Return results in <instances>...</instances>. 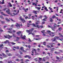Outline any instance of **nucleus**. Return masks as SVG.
<instances>
[{"label":"nucleus","instance_id":"nucleus-1","mask_svg":"<svg viewBox=\"0 0 63 63\" xmlns=\"http://www.w3.org/2000/svg\"><path fill=\"white\" fill-rule=\"evenodd\" d=\"M8 10H6V12L8 14V15H10L11 16H16V15H17L18 14V13H19V10H18L17 12V13H16V14L13 13V14L14 15H13V14L9 12H10V9H8Z\"/></svg>","mask_w":63,"mask_h":63},{"label":"nucleus","instance_id":"nucleus-2","mask_svg":"<svg viewBox=\"0 0 63 63\" xmlns=\"http://www.w3.org/2000/svg\"><path fill=\"white\" fill-rule=\"evenodd\" d=\"M53 26L54 27H53L52 26H50L49 25L48 26V28H51L52 30L55 31V28H57V25L56 24H55Z\"/></svg>","mask_w":63,"mask_h":63},{"label":"nucleus","instance_id":"nucleus-3","mask_svg":"<svg viewBox=\"0 0 63 63\" xmlns=\"http://www.w3.org/2000/svg\"><path fill=\"white\" fill-rule=\"evenodd\" d=\"M49 35L50 36H51L52 37H53L54 36H55V35H53V34H55V33H53L52 32L51 33L50 32V31H47Z\"/></svg>","mask_w":63,"mask_h":63},{"label":"nucleus","instance_id":"nucleus-4","mask_svg":"<svg viewBox=\"0 0 63 63\" xmlns=\"http://www.w3.org/2000/svg\"><path fill=\"white\" fill-rule=\"evenodd\" d=\"M12 36H10L9 35L6 36L4 35V36L5 38H8V39H10V38H12Z\"/></svg>","mask_w":63,"mask_h":63},{"label":"nucleus","instance_id":"nucleus-5","mask_svg":"<svg viewBox=\"0 0 63 63\" xmlns=\"http://www.w3.org/2000/svg\"><path fill=\"white\" fill-rule=\"evenodd\" d=\"M59 39V37H54V38H52V40L53 42L54 41H55L56 39Z\"/></svg>","mask_w":63,"mask_h":63},{"label":"nucleus","instance_id":"nucleus-6","mask_svg":"<svg viewBox=\"0 0 63 63\" xmlns=\"http://www.w3.org/2000/svg\"><path fill=\"white\" fill-rule=\"evenodd\" d=\"M20 50H21V51H22V52H26V51L24 50L23 49V47H21L19 49Z\"/></svg>","mask_w":63,"mask_h":63},{"label":"nucleus","instance_id":"nucleus-7","mask_svg":"<svg viewBox=\"0 0 63 63\" xmlns=\"http://www.w3.org/2000/svg\"><path fill=\"white\" fill-rule=\"evenodd\" d=\"M16 26L17 28L18 29H19L20 27V24L17 23H16Z\"/></svg>","mask_w":63,"mask_h":63},{"label":"nucleus","instance_id":"nucleus-8","mask_svg":"<svg viewBox=\"0 0 63 63\" xmlns=\"http://www.w3.org/2000/svg\"><path fill=\"white\" fill-rule=\"evenodd\" d=\"M45 30H43L41 31V32L43 33V36H46V34H45L46 33H45Z\"/></svg>","mask_w":63,"mask_h":63},{"label":"nucleus","instance_id":"nucleus-9","mask_svg":"<svg viewBox=\"0 0 63 63\" xmlns=\"http://www.w3.org/2000/svg\"><path fill=\"white\" fill-rule=\"evenodd\" d=\"M19 18L21 20H22L23 23H24V22H25V20L23 19V18H22L21 17H20Z\"/></svg>","mask_w":63,"mask_h":63},{"label":"nucleus","instance_id":"nucleus-10","mask_svg":"<svg viewBox=\"0 0 63 63\" xmlns=\"http://www.w3.org/2000/svg\"><path fill=\"white\" fill-rule=\"evenodd\" d=\"M1 14L2 15H3V16H9L7 14H6L3 13V12H2L1 13Z\"/></svg>","mask_w":63,"mask_h":63},{"label":"nucleus","instance_id":"nucleus-11","mask_svg":"<svg viewBox=\"0 0 63 63\" xmlns=\"http://www.w3.org/2000/svg\"><path fill=\"white\" fill-rule=\"evenodd\" d=\"M36 27H37V28H43V27L42 26H39V25H37L36 26Z\"/></svg>","mask_w":63,"mask_h":63},{"label":"nucleus","instance_id":"nucleus-12","mask_svg":"<svg viewBox=\"0 0 63 63\" xmlns=\"http://www.w3.org/2000/svg\"><path fill=\"white\" fill-rule=\"evenodd\" d=\"M30 34H32V35L33 36V37H35V36L34 35H35V33H32V32H31L29 33L28 35H30Z\"/></svg>","mask_w":63,"mask_h":63},{"label":"nucleus","instance_id":"nucleus-13","mask_svg":"<svg viewBox=\"0 0 63 63\" xmlns=\"http://www.w3.org/2000/svg\"><path fill=\"white\" fill-rule=\"evenodd\" d=\"M19 46H17L16 47L15 46L13 47V48H16V49H19Z\"/></svg>","mask_w":63,"mask_h":63},{"label":"nucleus","instance_id":"nucleus-14","mask_svg":"<svg viewBox=\"0 0 63 63\" xmlns=\"http://www.w3.org/2000/svg\"><path fill=\"white\" fill-rule=\"evenodd\" d=\"M43 59L44 60V61H45L46 60H45V59H48V57H44L43 58Z\"/></svg>","mask_w":63,"mask_h":63},{"label":"nucleus","instance_id":"nucleus-15","mask_svg":"<svg viewBox=\"0 0 63 63\" xmlns=\"http://www.w3.org/2000/svg\"><path fill=\"white\" fill-rule=\"evenodd\" d=\"M7 43H8V44L10 43V42H9V40H6L4 42V43H5V44H6Z\"/></svg>","mask_w":63,"mask_h":63},{"label":"nucleus","instance_id":"nucleus-16","mask_svg":"<svg viewBox=\"0 0 63 63\" xmlns=\"http://www.w3.org/2000/svg\"><path fill=\"white\" fill-rule=\"evenodd\" d=\"M3 47H4V46L3 45V44H1L0 45V49H1V48H2Z\"/></svg>","mask_w":63,"mask_h":63},{"label":"nucleus","instance_id":"nucleus-17","mask_svg":"<svg viewBox=\"0 0 63 63\" xmlns=\"http://www.w3.org/2000/svg\"><path fill=\"white\" fill-rule=\"evenodd\" d=\"M53 44H54V45L55 44H54V43H50V45H51V47H53V46L52 45H53Z\"/></svg>","mask_w":63,"mask_h":63},{"label":"nucleus","instance_id":"nucleus-18","mask_svg":"<svg viewBox=\"0 0 63 63\" xmlns=\"http://www.w3.org/2000/svg\"><path fill=\"white\" fill-rule=\"evenodd\" d=\"M21 32L19 31L16 32V34H17L18 35H19V34H21Z\"/></svg>","mask_w":63,"mask_h":63},{"label":"nucleus","instance_id":"nucleus-19","mask_svg":"<svg viewBox=\"0 0 63 63\" xmlns=\"http://www.w3.org/2000/svg\"><path fill=\"white\" fill-rule=\"evenodd\" d=\"M21 37L23 39H25V37H26V36H25V35H24L23 37H22L21 36Z\"/></svg>","mask_w":63,"mask_h":63},{"label":"nucleus","instance_id":"nucleus-20","mask_svg":"<svg viewBox=\"0 0 63 63\" xmlns=\"http://www.w3.org/2000/svg\"><path fill=\"white\" fill-rule=\"evenodd\" d=\"M32 25H33V26H34V27H37L36 26H37V25H35V24H32Z\"/></svg>","mask_w":63,"mask_h":63},{"label":"nucleus","instance_id":"nucleus-21","mask_svg":"<svg viewBox=\"0 0 63 63\" xmlns=\"http://www.w3.org/2000/svg\"><path fill=\"white\" fill-rule=\"evenodd\" d=\"M30 56H29L28 55H26V56L24 57L25 58H27L28 57L29 59L30 58Z\"/></svg>","mask_w":63,"mask_h":63},{"label":"nucleus","instance_id":"nucleus-22","mask_svg":"<svg viewBox=\"0 0 63 63\" xmlns=\"http://www.w3.org/2000/svg\"><path fill=\"white\" fill-rule=\"evenodd\" d=\"M33 13H34V14H37V11H33Z\"/></svg>","mask_w":63,"mask_h":63},{"label":"nucleus","instance_id":"nucleus-23","mask_svg":"<svg viewBox=\"0 0 63 63\" xmlns=\"http://www.w3.org/2000/svg\"><path fill=\"white\" fill-rule=\"evenodd\" d=\"M32 5H35V6H37V5L35 3H32Z\"/></svg>","mask_w":63,"mask_h":63},{"label":"nucleus","instance_id":"nucleus-24","mask_svg":"<svg viewBox=\"0 0 63 63\" xmlns=\"http://www.w3.org/2000/svg\"><path fill=\"white\" fill-rule=\"evenodd\" d=\"M0 22H1V23H2V24H4V23H5V22L3 21H2L1 20H0Z\"/></svg>","mask_w":63,"mask_h":63},{"label":"nucleus","instance_id":"nucleus-25","mask_svg":"<svg viewBox=\"0 0 63 63\" xmlns=\"http://www.w3.org/2000/svg\"><path fill=\"white\" fill-rule=\"evenodd\" d=\"M34 29L33 28H32L30 30V32H32L33 31V30H34Z\"/></svg>","mask_w":63,"mask_h":63},{"label":"nucleus","instance_id":"nucleus-26","mask_svg":"<svg viewBox=\"0 0 63 63\" xmlns=\"http://www.w3.org/2000/svg\"><path fill=\"white\" fill-rule=\"evenodd\" d=\"M40 22H39V21H38L37 22H36V23H35V24L36 25H37L38 24H39V23H40Z\"/></svg>","mask_w":63,"mask_h":63},{"label":"nucleus","instance_id":"nucleus-27","mask_svg":"<svg viewBox=\"0 0 63 63\" xmlns=\"http://www.w3.org/2000/svg\"><path fill=\"white\" fill-rule=\"evenodd\" d=\"M35 40H41V38H36L35 39Z\"/></svg>","mask_w":63,"mask_h":63},{"label":"nucleus","instance_id":"nucleus-28","mask_svg":"<svg viewBox=\"0 0 63 63\" xmlns=\"http://www.w3.org/2000/svg\"><path fill=\"white\" fill-rule=\"evenodd\" d=\"M44 17H46L45 18H46V19H47V15H45L44 16Z\"/></svg>","mask_w":63,"mask_h":63},{"label":"nucleus","instance_id":"nucleus-29","mask_svg":"<svg viewBox=\"0 0 63 63\" xmlns=\"http://www.w3.org/2000/svg\"><path fill=\"white\" fill-rule=\"evenodd\" d=\"M5 19L6 20L8 21H10V20L8 19V18H6Z\"/></svg>","mask_w":63,"mask_h":63},{"label":"nucleus","instance_id":"nucleus-30","mask_svg":"<svg viewBox=\"0 0 63 63\" xmlns=\"http://www.w3.org/2000/svg\"><path fill=\"white\" fill-rule=\"evenodd\" d=\"M26 32H28V33H30V30H26Z\"/></svg>","mask_w":63,"mask_h":63},{"label":"nucleus","instance_id":"nucleus-31","mask_svg":"<svg viewBox=\"0 0 63 63\" xmlns=\"http://www.w3.org/2000/svg\"><path fill=\"white\" fill-rule=\"evenodd\" d=\"M9 5L10 6V7H12V4H11V3H9Z\"/></svg>","mask_w":63,"mask_h":63},{"label":"nucleus","instance_id":"nucleus-32","mask_svg":"<svg viewBox=\"0 0 63 63\" xmlns=\"http://www.w3.org/2000/svg\"><path fill=\"white\" fill-rule=\"evenodd\" d=\"M58 30L59 31H61L62 30V28H61V27L59 28Z\"/></svg>","mask_w":63,"mask_h":63},{"label":"nucleus","instance_id":"nucleus-33","mask_svg":"<svg viewBox=\"0 0 63 63\" xmlns=\"http://www.w3.org/2000/svg\"><path fill=\"white\" fill-rule=\"evenodd\" d=\"M35 55H38L39 54V53L36 52V51H35Z\"/></svg>","mask_w":63,"mask_h":63},{"label":"nucleus","instance_id":"nucleus-34","mask_svg":"<svg viewBox=\"0 0 63 63\" xmlns=\"http://www.w3.org/2000/svg\"><path fill=\"white\" fill-rule=\"evenodd\" d=\"M41 7H37V9H38V10L39 11V10H40V9H41Z\"/></svg>","mask_w":63,"mask_h":63},{"label":"nucleus","instance_id":"nucleus-35","mask_svg":"<svg viewBox=\"0 0 63 63\" xmlns=\"http://www.w3.org/2000/svg\"><path fill=\"white\" fill-rule=\"evenodd\" d=\"M2 54H3V56H5V57H7V55H5L4 53H2Z\"/></svg>","mask_w":63,"mask_h":63},{"label":"nucleus","instance_id":"nucleus-36","mask_svg":"<svg viewBox=\"0 0 63 63\" xmlns=\"http://www.w3.org/2000/svg\"><path fill=\"white\" fill-rule=\"evenodd\" d=\"M50 22H53V20L52 18H50Z\"/></svg>","mask_w":63,"mask_h":63},{"label":"nucleus","instance_id":"nucleus-37","mask_svg":"<svg viewBox=\"0 0 63 63\" xmlns=\"http://www.w3.org/2000/svg\"><path fill=\"white\" fill-rule=\"evenodd\" d=\"M43 44L44 45V46H46V43L45 42H44Z\"/></svg>","mask_w":63,"mask_h":63},{"label":"nucleus","instance_id":"nucleus-38","mask_svg":"<svg viewBox=\"0 0 63 63\" xmlns=\"http://www.w3.org/2000/svg\"><path fill=\"white\" fill-rule=\"evenodd\" d=\"M11 43L12 45H15L16 44V43H14V42H10V43Z\"/></svg>","mask_w":63,"mask_h":63},{"label":"nucleus","instance_id":"nucleus-39","mask_svg":"<svg viewBox=\"0 0 63 63\" xmlns=\"http://www.w3.org/2000/svg\"><path fill=\"white\" fill-rule=\"evenodd\" d=\"M54 48H52L51 49V51H54Z\"/></svg>","mask_w":63,"mask_h":63},{"label":"nucleus","instance_id":"nucleus-40","mask_svg":"<svg viewBox=\"0 0 63 63\" xmlns=\"http://www.w3.org/2000/svg\"><path fill=\"white\" fill-rule=\"evenodd\" d=\"M59 35H60V37H63V36L61 35V34L59 33Z\"/></svg>","mask_w":63,"mask_h":63},{"label":"nucleus","instance_id":"nucleus-41","mask_svg":"<svg viewBox=\"0 0 63 63\" xmlns=\"http://www.w3.org/2000/svg\"><path fill=\"white\" fill-rule=\"evenodd\" d=\"M31 15H32V14H28V16L29 17H30V16H31Z\"/></svg>","mask_w":63,"mask_h":63},{"label":"nucleus","instance_id":"nucleus-42","mask_svg":"<svg viewBox=\"0 0 63 63\" xmlns=\"http://www.w3.org/2000/svg\"><path fill=\"white\" fill-rule=\"evenodd\" d=\"M0 31L1 32H3V30H2L1 28H0Z\"/></svg>","mask_w":63,"mask_h":63},{"label":"nucleus","instance_id":"nucleus-43","mask_svg":"<svg viewBox=\"0 0 63 63\" xmlns=\"http://www.w3.org/2000/svg\"><path fill=\"white\" fill-rule=\"evenodd\" d=\"M55 17H56V16H55L54 15L52 17V18H55Z\"/></svg>","mask_w":63,"mask_h":63},{"label":"nucleus","instance_id":"nucleus-44","mask_svg":"<svg viewBox=\"0 0 63 63\" xmlns=\"http://www.w3.org/2000/svg\"><path fill=\"white\" fill-rule=\"evenodd\" d=\"M56 58L58 60H59V57H57V56H56Z\"/></svg>","mask_w":63,"mask_h":63},{"label":"nucleus","instance_id":"nucleus-45","mask_svg":"<svg viewBox=\"0 0 63 63\" xmlns=\"http://www.w3.org/2000/svg\"><path fill=\"white\" fill-rule=\"evenodd\" d=\"M17 38L16 39V41H19V38L18 37H17Z\"/></svg>","mask_w":63,"mask_h":63},{"label":"nucleus","instance_id":"nucleus-46","mask_svg":"<svg viewBox=\"0 0 63 63\" xmlns=\"http://www.w3.org/2000/svg\"><path fill=\"white\" fill-rule=\"evenodd\" d=\"M8 56H12V55L11 54H8Z\"/></svg>","mask_w":63,"mask_h":63},{"label":"nucleus","instance_id":"nucleus-47","mask_svg":"<svg viewBox=\"0 0 63 63\" xmlns=\"http://www.w3.org/2000/svg\"><path fill=\"white\" fill-rule=\"evenodd\" d=\"M27 18H28V19H30V18H29L28 16H26V17H25V19H27Z\"/></svg>","mask_w":63,"mask_h":63},{"label":"nucleus","instance_id":"nucleus-48","mask_svg":"<svg viewBox=\"0 0 63 63\" xmlns=\"http://www.w3.org/2000/svg\"><path fill=\"white\" fill-rule=\"evenodd\" d=\"M58 0H56L54 1V3H57Z\"/></svg>","mask_w":63,"mask_h":63},{"label":"nucleus","instance_id":"nucleus-49","mask_svg":"<svg viewBox=\"0 0 63 63\" xmlns=\"http://www.w3.org/2000/svg\"><path fill=\"white\" fill-rule=\"evenodd\" d=\"M29 39L28 40V41L30 42H32V41H31V39H30L29 38Z\"/></svg>","mask_w":63,"mask_h":63},{"label":"nucleus","instance_id":"nucleus-50","mask_svg":"<svg viewBox=\"0 0 63 63\" xmlns=\"http://www.w3.org/2000/svg\"><path fill=\"white\" fill-rule=\"evenodd\" d=\"M32 53H34L35 52V51H34V50H32Z\"/></svg>","mask_w":63,"mask_h":63},{"label":"nucleus","instance_id":"nucleus-51","mask_svg":"<svg viewBox=\"0 0 63 63\" xmlns=\"http://www.w3.org/2000/svg\"><path fill=\"white\" fill-rule=\"evenodd\" d=\"M30 61L28 59H26L25 60V61L26 62L27 61Z\"/></svg>","mask_w":63,"mask_h":63},{"label":"nucleus","instance_id":"nucleus-52","mask_svg":"<svg viewBox=\"0 0 63 63\" xmlns=\"http://www.w3.org/2000/svg\"><path fill=\"white\" fill-rule=\"evenodd\" d=\"M5 52H6V53H7V52H9V50H6V51Z\"/></svg>","mask_w":63,"mask_h":63},{"label":"nucleus","instance_id":"nucleus-53","mask_svg":"<svg viewBox=\"0 0 63 63\" xmlns=\"http://www.w3.org/2000/svg\"><path fill=\"white\" fill-rule=\"evenodd\" d=\"M34 60H35V61H38V59H37V58H35L34 59Z\"/></svg>","mask_w":63,"mask_h":63},{"label":"nucleus","instance_id":"nucleus-54","mask_svg":"<svg viewBox=\"0 0 63 63\" xmlns=\"http://www.w3.org/2000/svg\"><path fill=\"white\" fill-rule=\"evenodd\" d=\"M10 19H11V21H15L14 20H13V19H12L11 18Z\"/></svg>","mask_w":63,"mask_h":63},{"label":"nucleus","instance_id":"nucleus-55","mask_svg":"<svg viewBox=\"0 0 63 63\" xmlns=\"http://www.w3.org/2000/svg\"><path fill=\"white\" fill-rule=\"evenodd\" d=\"M23 60V59H22L20 60H19V61H21Z\"/></svg>","mask_w":63,"mask_h":63},{"label":"nucleus","instance_id":"nucleus-56","mask_svg":"<svg viewBox=\"0 0 63 63\" xmlns=\"http://www.w3.org/2000/svg\"><path fill=\"white\" fill-rule=\"evenodd\" d=\"M47 47H50V48H51L48 45H47Z\"/></svg>","mask_w":63,"mask_h":63},{"label":"nucleus","instance_id":"nucleus-57","mask_svg":"<svg viewBox=\"0 0 63 63\" xmlns=\"http://www.w3.org/2000/svg\"><path fill=\"white\" fill-rule=\"evenodd\" d=\"M23 10L25 11V12H27V11L26 10V9H25V8Z\"/></svg>","mask_w":63,"mask_h":63},{"label":"nucleus","instance_id":"nucleus-58","mask_svg":"<svg viewBox=\"0 0 63 63\" xmlns=\"http://www.w3.org/2000/svg\"><path fill=\"white\" fill-rule=\"evenodd\" d=\"M16 61H19V60L18 59H17L16 60Z\"/></svg>","mask_w":63,"mask_h":63},{"label":"nucleus","instance_id":"nucleus-59","mask_svg":"<svg viewBox=\"0 0 63 63\" xmlns=\"http://www.w3.org/2000/svg\"><path fill=\"white\" fill-rule=\"evenodd\" d=\"M8 32H9L10 33H12V32L11 31H8Z\"/></svg>","mask_w":63,"mask_h":63},{"label":"nucleus","instance_id":"nucleus-60","mask_svg":"<svg viewBox=\"0 0 63 63\" xmlns=\"http://www.w3.org/2000/svg\"><path fill=\"white\" fill-rule=\"evenodd\" d=\"M11 26L12 27H14V25L13 24Z\"/></svg>","mask_w":63,"mask_h":63},{"label":"nucleus","instance_id":"nucleus-61","mask_svg":"<svg viewBox=\"0 0 63 63\" xmlns=\"http://www.w3.org/2000/svg\"><path fill=\"white\" fill-rule=\"evenodd\" d=\"M39 18H42V16H40V17H39Z\"/></svg>","mask_w":63,"mask_h":63},{"label":"nucleus","instance_id":"nucleus-62","mask_svg":"<svg viewBox=\"0 0 63 63\" xmlns=\"http://www.w3.org/2000/svg\"><path fill=\"white\" fill-rule=\"evenodd\" d=\"M39 60H40V61H41V60H42V58H39Z\"/></svg>","mask_w":63,"mask_h":63},{"label":"nucleus","instance_id":"nucleus-63","mask_svg":"<svg viewBox=\"0 0 63 63\" xmlns=\"http://www.w3.org/2000/svg\"><path fill=\"white\" fill-rule=\"evenodd\" d=\"M0 18H3V16H0Z\"/></svg>","mask_w":63,"mask_h":63},{"label":"nucleus","instance_id":"nucleus-64","mask_svg":"<svg viewBox=\"0 0 63 63\" xmlns=\"http://www.w3.org/2000/svg\"><path fill=\"white\" fill-rule=\"evenodd\" d=\"M20 63H24V62L23 61V62H20Z\"/></svg>","mask_w":63,"mask_h":63}]
</instances>
